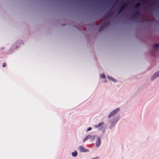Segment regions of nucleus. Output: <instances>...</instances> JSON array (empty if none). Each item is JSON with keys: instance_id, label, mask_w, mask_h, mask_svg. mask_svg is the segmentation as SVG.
Listing matches in <instances>:
<instances>
[{"instance_id": "obj_1", "label": "nucleus", "mask_w": 159, "mask_h": 159, "mask_svg": "<svg viewBox=\"0 0 159 159\" xmlns=\"http://www.w3.org/2000/svg\"><path fill=\"white\" fill-rule=\"evenodd\" d=\"M112 13H110L104 17V21L103 23L102 24L101 27L99 29V32H101L105 28L109 25L110 24L109 21H106V20L109 19L112 16Z\"/></svg>"}, {"instance_id": "obj_15", "label": "nucleus", "mask_w": 159, "mask_h": 159, "mask_svg": "<svg viewBox=\"0 0 159 159\" xmlns=\"http://www.w3.org/2000/svg\"><path fill=\"white\" fill-rule=\"evenodd\" d=\"M6 66H7L6 63V62L3 63V65H2L3 67H5Z\"/></svg>"}, {"instance_id": "obj_9", "label": "nucleus", "mask_w": 159, "mask_h": 159, "mask_svg": "<svg viewBox=\"0 0 159 159\" xmlns=\"http://www.w3.org/2000/svg\"><path fill=\"white\" fill-rule=\"evenodd\" d=\"M104 124V122H102L101 123H99V124L98 125H95L94 127L96 128H98L99 127H101V128H102Z\"/></svg>"}, {"instance_id": "obj_3", "label": "nucleus", "mask_w": 159, "mask_h": 159, "mask_svg": "<svg viewBox=\"0 0 159 159\" xmlns=\"http://www.w3.org/2000/svg\"><path fill=\"white\" fill-rule=\"evenodd\" d=\"M127 7V4L126 3H123L120 8L119 9L118 11L119 13H120Z\"/></svg>"}, {"instance_id": "obj_12", "label": "nucleus", "mask_w": 159, "mask_h": 159, "mask_svg": "<svg viewBox=\"0 0 159 159\" xmlns=\"http://www.w3.org/2000/svg\"><path fill=\"white\" fill-rule=\"evenodd\" d=\"M159 46V44L156 43L154 44L153 47L154 48H157Z\"/></svg>"}, {"instance_id": "obj_18", "label": "nucleus", "mask_w": 159, "mask_h": 159, "mask_svg": "<svg viewBox=\"0 0 159 159\" xmlns=\"http://www.w3.org/2000/svg\"><path fill=\"white\" fill-rule=\"evenodd\" d=\"M107 77H108V79H110L111 78V77H109V76H107Z\"/></svg>"}, {"instance_id": "obj_10", "label": "nucleus", "mask_w": 159, "mask_h": 159, "mask_svg": "<svg viewBox=\"0 0 159 159\" xmlns=\"http://www.w3.org/2000/svg\"><path fill=\"white\" fill-rule=\"evenodd\" d=\"M77 152L76 151H75L74 152L72 153V155L74 157H75L77 156Z\"/></svg>"}, {"instance_id": "obj_8", "label": "nucleus", "mask_w": 159, "mask_h": 159, "mask_svg": "<svg viewBox=\"0 0 159 159\" xmlns=\"http://www.w3.org/2000/svg\"><path fill=\"white\" fill-rule=\"evenodd\" d=\"M88 136H89L88 138V139H90V140L91 141H93L95 138V135L92 136L90 135H89Z\"/></svg>"}, {"instance_id": "obj_19", "label": "nucleus", "mask_w": 159, "mask_h": 159, "mask_svg": "<svg viewBox=\"0 0 159 159\" xmlns=\"http://www.w3.org/2000/svg\"><path fill=\"white\" fill-rule=\"evenodd\" d=\"M145 4H148V3H147L146 2H145Z\"/></svg>"}, {"instance_id": "obj_13", "label": "nucleus", "mask_w": 159, "mask_h": 159, "mask_svg": "<svg viewBox=\"0 0 159 159\" xmlns=\"http://www.w3.org/2000/svg\"><path fill=\"white\" fill-rule=\"evenodd\" d=\"M100 77L102 79H105L106 78V76L104 74H102L100 75Z\"/></svg>"}, {"instance_id": "obj_7", "label": "nucleus", "mask_w": 159, "mask_h": 159, "mask_svg": "<svg viewBox=\"0 0 159 159\" xmlns=\"http://www.w3.org/2000/svg\"><path fill=\"white\" fill-rule=\"evenodd\" d=\"M101 144V141L100 140V138H98L97 141H96V146L97 147H98Z\"/></svg>"}, {"instance_id": "obj_16", "label": "nucleus", "mask_w": 159, "mask_h": 159, "mask_svg": "<svg viewBox=\"0 0 159 159\" xmlns=\"http://www.w3.org/2000/svg\"><path fill=\"white\" fill-rule=\"evenodd\" d=\"M91 129H92V128L91 127H89L87 129V131H90V130H91Z\"/></svg>"}, {"instance_id": "obj_14", "label": "nucleus", "mask_w": 159, "mask_h": 159, "mask_svg": "<svg viewBox=\"0 0 159 159\" xmlns=\"http://www.w3.org/2000/svg\"><path fill=\"white\" fill-rule=\"evenodd\" d=\"M89 136H88V135L84 139L83 142H84L86 140L88 139V138Z\"/></svg>"}, {"instance_id": "obj_4", "label": "nucleus", "mask_w": 159, "mask_h": 159, "mask_svg": "<svg viewBox=\"0 0 159 159\" xmlns=\"http://www.w3.org/2000/svg\"><path fill=\"white\" fill-rule=\"evenodd\" d=\"M140 13L139 11H136L133 15V16L131 17V18H134L136 17H139L140 16Z\"/></svg>"}, {"instance_id": "obj_5", "label": "nucleus", "mask_w": 159, "mask_h": 159, "mask_svg": "<svg viewBox=\"0 0 159 159\" xmlns=\"http://www.w3.org/2000/svg\"><path fill=\"white\" fill-rule=\"evenodd\" d=\"M78 149L81 152H86L88 151V150L85 149L82 146H80Z\"/></svg>"}, {"instance_id": "obj_17", "label": "nucleus", "mask_w": 159, "mask_h": 159, "mask_svg": "<svg viewBox=\"0 0 159 159\" xmlns=\"http://www.w3.org/2000/svg\"><path fill=\"white\" fill-rule=\"evenodd\" d=\"M98 158H99L98 157H96L95 158H92L91 159H98Z\"/></svg>"}, {"instance_id": "obj_6", "label": "nucleus", "mask_w": 159, "mask_h": 159, "mask_svg": "<svg viewBox=\"0 0 159 159\" xmlns=\"http://www.w3.org/2000/svg\"><path fill=\"white\" fill-rule=\"evenodd\" d=\"M159 76V71L155 74L151 78V80H152Z\"/></svg>"}, {"instance_id": "obj_11", "label": "nucleus", "mask_w": 159, "mask_h": 159, "mask_svg": "<svg viewBox=\"0 0 159 159\" xmlns=\"http://www.w3.org/2000/svg\"><path fill=\"white\" fill-rule=\"evenodd\" d=\"M140 4L139 3H136L134 6V7L135 9L138 8Z\"/></svg>"}, {"instance_id": "obj_2", "label": "nucleus", "mask_w": 159, "mask_h": 159, "mask_svg": "<svg viewBox=\"0 0 159 159\" xmlns=\"http://www.w3.org/2000/svg\"><path fill=\"white\" fill-rule=\"evenodd\" d=\"M120 110V109L119 108H117L113 110L112 111H111L110 113L109 114L108 116V118H110L111 116L114 115L115 114H116L117 112H118Z\"/></svg>"}]
</instances>
